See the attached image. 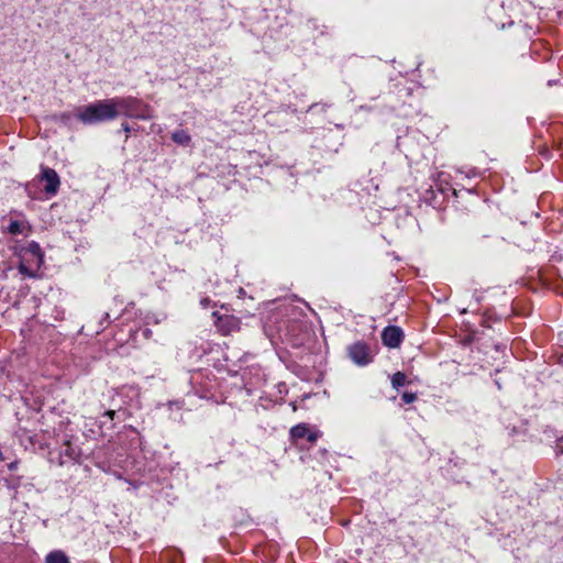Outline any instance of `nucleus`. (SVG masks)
Returning a JSON list of instances; mask_svg holds the SVG:
<instances>
[{
	"mask_svg": "<svg viewBox=\"0 0 563 563\" xmlns=\"http://www.w3.org/2000/svg\"><path fill=\"white\" fill-rule=\"evenodd\" d=\"M120 115L150 120L153 118V110L148 104L132 96L97 100L75 109V117L85 125L113 121Z\"/></svg>",
	"mask_w": 563,
	"mask_h": 563,
	"instance_id": "f257e3e1",
	"label": "nucleus"
},
{
	"mask_svg": "<svg viewBox=\"0 0 563 563\" xmlns=\"http://www.w3.org/2000/svg\"><path fill=\"white\" fill-rule=\"evenodd\" d=\"M43 264V253L37 243H31L21 255L19 272L30 278L37 276Z\"/></svg>",
	"mask_w": 563,
	"mask_h": 563,
	"instance_id": "f03ea898",
	"label": "nucleus"
},
{
	"mask_svg": "<svg viewBox=\"0 0 563 563\" xmlns=\"http://www.w3.org/2000/svg\"><path fill=\"white\" fill-rule=\"evenodd\" d=\"M350 358L358 366L367 365L372 362L368 346L365 343L356 342L349 346Z\"/></svg>",
	"mask_w": 563,
	"mask_h": 563,
	"instance_id": "7ed1b4c3",
	"label": "nucleus"
},
{
	"mask_svg": "<svg viewBox=\"0 0 563 563\" xmlns=\"http://www.w3.org/2000/svg\"><path fill=\"white\" fill-rule=\"evenodd\" d=\"M383 343L390 347H398L402 340V331L398 327H387L382 333Z\"/></svg>",
	"mask_w": 563,
	"mask_h": 563,
	"instance_id": "20e7f679",
	"label": "nucleus"
},
{
	"mask_svg": "<svg viewBox=\"0 0 563 563\" xmlns=\"http://www.w3.org/2000/svg\"><path fill=\"white\" fill-rule=\"evenodd\" d=\"M42 178L45 180L44 190L48 195H55L58 190L60 180L57 173L48 167L42 169Z\"/></svg>",
	"mask_w": 563,
	"mask_h": 563,
	"instance_id": "39448f33",
	"label": "nucleus"
},
{
	"mask_svg": "<svg viewBox=\"0 0 563 563\" xmlns=\"http://www.w3.org/2000/svg\"><path fill=\"white\" fill-rule=\"evenodd\" d=\"M290 435L292 439H303L306 438L309 442L313 443L319 438V433L317 431L310 430L306 423H300L291 428Z\"/></svg>",
	"mask_w": 563,
	"mask_h": 563,
	"instance_id": "423d86ee",
	"label": "nucleus"
},
{
	"mask_svg": "<svg viewBox=\"0 0 563 563\" xmlns=\"http://www.w3.org/2000/svg\"><path fill=\"white\" fill-rule=\"evenodd\" d=\"M46 563H69L67 555L60 551L55 550L49 552L45 558Z\"/></svg>",
	"mask_w": 563,
	"mask_h": 563,
	"instance_id": "0eeeda50",
	"label": "nucleus"
},
{
	"mask_svg": "<svg viewBox=\"0 0 563 563\" xmlns=\"http://www.w3.org/2000/svg\"><path fill=\"white\" fill-rule=\"evenodd\" d=\"M172 140L179 145L187 146L191 137L185 130H177L172 133Z\"/></svg>",
	"mask_w": 563,
	"mask_h": 563,
	"instance_id": "6e6552de",
	"label": "nucleus"
},
{
	"mask_svg": "<svg viewBox=\"0 0 563 563\" xmlns=\"http://www.w3.org/2000/svg\"><path fill=\"white\" fill-rule=\"evenodd\" d=\"M62 456H66L69 460L77 461L79 457V451L74 448L69 442L65 443V449L62 451Z\"/></svg>",
	"mask_w": 563,
	"mask_h": 563,
	"instance_id": "1a4fd4ad",
	"label": "nucleus"
},
{
	"mask_svg": "<svg viewBox=\"0 0 563 563\" xmlns=\"http://www.w3.org/2000/svg\"><path fill=\"white\" fill-rule=\"evenodd\" d=\"M406 375L398 372L396 374L393 375L391 377V384H393V387L398 389L399 387L404 386L406 384Z\"/></svg>",
	"mask_w": 563,
	"mask_h": 563,
	"instance_id": "9d476101",
	"label": "nucleus"
},
{
	"mask_svg": "<svg viewBox=\"0 0 563 563\" xmlns=\"http://www.w3.org/2000/svg\"><path fill=\"white\" fill-rule=\"evenodd\" d=\"M222 322H225L228 324V329H224L223 325H219L220 329L222 331H224L225 333H229L230 331H232L234 328H235V324H236V320L233 318V317H227L224 319H220Z\"/></svg>",
	"mask_w": 563,
	"mask_h": 563,
	"instance_id": "9b49d317",
	"label": "nucleus"
},
{
	"mask_svg": "<svg viewBox=\"0 0 563 563\" xmlns=\"http://www.w3.org/2000/svg\"><path fill=\"white\" fill-rule=\"evenodd\" d=\"M57 120L60 121L64 124H69L73 118L71 112H63L58 115H56Z\"/></svg>",
	"mask_w": 563,
	"mask_h": 563,
	"instance_id": "f8f14e48",
	"label": "nucleus"
},
{
	"mask_svg": "<svg viewBox=\"0 0 563 563\" xmlns=\"http://www.w3.org/2000/svg\"><path fill=\"white\" fill-rule=\"evenodd\" d=\"M9 232L12 233V234H19L22 232L21 230V223H19L18 221H12L10 224H9Z\"/></svg>",
	"mask_w": 563,
	"mask_h": 563,
	"instance_id": "ddd939ff",
	"label": "nucleus"
},
{
	"mask_svg": "<svg viewBox=\"0 0 563 563\" xmlns=\"http://www.w3.org/2000/svg\"><path fill=\"white\" fill-rule=\"evenodd\" d=\"M417 399V394H413V393H405L402 395V401L405 404H411L415 400Z\"/></svg>",
	"mask_w": 563,
	"mask_h": 563,
	"instance_id": "4468645a",
	"label": "nucleus"
},
{
	"mask_svg": "<svg viewBox=\"0 0 563 563\" xmlns=\"http://www.w3.org/2000/svg\"><path fill=\"white\" fill-rule=\"evenodd\" d=\"M121 129L126 133V135L132 131V128L128 123H122Z\"/></svg>",
	"mask_w": 563,
	"mask_h": 563,
	"instance_id": "2eb2a0df",
	"label": "nucleus"
},
{
	"mask_svg": "<svg viewBox=\"0 0 563 563\" xmlns=\"http://www.w3.org/2000/svg\"><path fill=\"white\" fill-rule=\"evenodd\" d=\"M115 412L113 410H109L106 412V416H108L110 419H113Z\"/></svg>",
	"mask_w": 563,
	"mask_h": 563,
	"instance_id": "dca6fc26",
	"label": "nucleus"
},
{
	"mask_svg": "<svg viewBox=\"0 0 563 563\" xmlns=\"http://www.w3.org/2000/svg\"><path fill=\"white\" fill-rule=\"evenodd\" d=\"M208 302H209V300H208V299H203V300H201V305H203V306H207V305H208Z\"/></svg>",
	"mask_w": 563,
	"mask_h": 563,
	"instance_id": "f3484780",
	"label": "nucleus"
},
{
	"mask_svg": "<svg viewBox=\"0 0 563 563\" xmlns=\"http://www.w3.org/2000/svg\"><path fill=\"white\" fill-rule=\"evenodd\" d=\"M150 333H151V331H150L148 329H146V330L144 331V335H145V336H148V335H150Z\"/></svg>",
	"mask_w": 563,
	"mask_h": 563,
	"instance_id": "a211bd4d",
	"label": "nucleus"
},
{
	"mask_svg": "<svg viewBox=\"0 0 563 563\" xmlns=\"http://www.w3.org/2000/svg\"><path fill=\"white\" fill-rule=\"evenodd\" d=\"M14 467H15V463H11V464L9 465V468H10V470H13Z\"/></svg>",
	"mask_w": 563,
	"mask_h": 563,
	"instance_id": "6ab92c4d",
	"label": "nucleus"
}]
</instances>
